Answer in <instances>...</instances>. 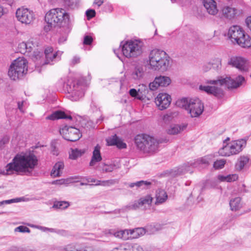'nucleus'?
Segmentation results:
<instances>
[{
	"label": "nucleus",
	"mask_w": 251,
	"mask_h": 251,
	"mask_svg": "<svg viewBox=\"0 0 251 251\" xmlns=\"http://www.w3.org/2000/svg\"><path fill=\"white\" fill-rule=\"evenodd\" d=\"M37 164V158L33 153L17 154L12 161L6 165L5 170L0 171V174L9 176L15 173L29 176Z\"/></svg>",
	"instance_id": "1"
},
{
	"label": "nucleus",
	"mask_w": 251,
	"mask_h": 251,
	"mask_svg": "<svg viewBox=\"0 0 251 251\" xmlns=\"http://www.w3.org/2000/svg\"><path fill=\"white\" fill-rule=\"evenodd\" d=\"M245 81V77L241 75L237 76L235 79L231 78L230 77L223 78L220 76L216 80H210L206 81V83L212 85L203 86L201 85L199 86V89L208 94L213 95L216 97H221L223 95V90L219 86L226 85L228 88H237L239 87Z\"/></svg>",
	"instance_id": "2"
},
{
	"label": "nucleus",
	"mask_w": 251,
	"mask_h": 251,
	"mask_svg": "<svg viewBox=\"0 0 251 251\" xmlns=\"http://www.w3.org/2000/svg\"><path fill=\"white\" fill-rule=\"evenodd\" d=\"M45 20L47 25L44 26V30L48 32L52 27L68 25L70 22V17L64 9L55 8L51 9L46 14Z\"/></svg>",
	"instance_id": "3"
},
{
	"label": "nucleus",
	"mask_w": 251,
	"mask_h": 251,
	"mask_svg": "<svg viewBox=\"0 0 251 251\" xmlns=\"http://www.w3.org/2000/svg\"><path fill=\"white\" fill-rule=\"evenodd\" d=\"M150 68L155 71L165 72L168 70L170 65V57L163 50L154 49L149 56Z\"/></svg>",
	"instance_id": "4"
},
{
	"label": "nucleus",
	"mask_w": 251,
	"mask_h": 251,
	"mask_svg": "<svg viewBox=\"0 0 251 251\" xmlns=\"http://www.w3.org/2000/svg\"><path fill=\"white\" fill-rule=\"evenodd\" d=\"M137 148L144 153L155 152L158 148L159 142L147 134H139L135 138Z\"/></svg>",
	"instance_id": "5"
},
{
	"label": "nucleus",
	"mask_w": 251,
	"mask_h": 251,
	"mask_svg": "<svg viewBox=\"0 0 251 251\" xmlns=\"http://www.w3.org/2000/svg\"><path fill=\"white\" fill-rule=\"evenodd\" d=\"M228 36L232 42L237 43L242 48L251 47V38L245 33L244 30L240 26H231L228 30Z\"/></svg>",
	"instance_id": "6"
},
{
	"label": "nucleus",
	"mask_w": 251,
	"mask_h": 251,
	"mask_svg": "<svg viewBox=\"0 0 251 251\" xmlns=\"http://www.w3.org/2000/svg\"><path fill=\"white\" fill-rule=\"evenodd\" d=\"M144 43L140 39L126 41V58H136L143 52Z\"/></svg>",
	"instance_id": "7"
},
{
	"label": "nucleus",
	"mask_w": 251,
	"mask_h": 251,
	"mask_svg": "<svg viewBox=\"0 0 251 251\" xmlns=\"http://www.w3.org/2000/svg\"><path fill=\"white\" fill-rule=\"evenodd\" d=\"M83 86L81 83L76 80H69L66 86V89L73 98V100H77L84 96Z\"/></svg>",
	"instance_id": "8"
},
{
	"label": "nucleus",
	"mask_w": 251,
	"mask_h": 251,
	"mask_svg": "<svg viewBox=\"0 0 251 251\" xmlns=\"http://www.w3.org/2000/svg\"><path fill=\"white\" fill-rule=\"evenodd\" d=\"M59 132L64 139L71 142L78 140L82 136L79 129L73 126H65L60 129Z\"/></svg>",
	"instance_id": "9"
},
{
	"label": "nucleus",
	"mask_w": 251,
	"mask_h": 251,
	"mask_svg": "<svg viewBox=\"0 0 251 251\" xmlns=\"http://www.w3.org/2000/svg\"><path fill=\"white\" fill-rule=\"evenodd\" d=\"M18 20L23 24L29 25L35 20L34 12L28 8L21 7L18 8L16 12Z\"/></svg>",
	"instance_id": "10"
},
{
	"label": "nucleus",
	"mask_w": 251,
	"mask_h": 251,
	"mask_svg": "<svg viewBox=\"0 0 251 251\" xmlns=\"http://www.w3.org/2000/svg\"><path fill=\"white\" fill-rule=\"evenodd\" d=\"M204 105L199 99H190L188 113L192 118L199 117L203 112Z\"/></svg>",
	"instance_id": "11"
},
{
	"label": "nucleus",
	"mask_w": 251,
	"mask_h": 251,
	"mask_svg": "<svg viewBox=\"0 0 251 251\" xmlns=\"http://www.w3.org/2000/svg\"><path fill=\"white\" fill-rule=\"evenodd\" d=\"M45 55V64L52 65L54 62L61 59L63 52L61 51H54L51 47H47L44 50Z\"/></svg>",
	"instance_id": "12"
},
{
	"label": "nucleus",
	"mask_w": 251,
	"mask_h": 251,
	"mask_svg": "<svg viewBox=\"0 0 251 251\" xmlns=\"http://www.w3.org/2000/svg\"><path fill=\"white\" fill-rule=\"evenodd\" d=\"M171 96L166 93H160L155 99V102L161 110L166 109L170 104Z\"/></svg>",
	"instance_id": "13"
},
{
	"label": "nucleus",
	"mask_w": 251,
	"mask_h": 251,
	"mask_svg": "<svg viewBox=\"0 0 251 251\" xmlns=\"http://www.w3.org/2000/svg\"><path fill=\"white\" fill-rule=\"evenodd\" d=\"M228 64L234 67L241 71H247L248 65L246 60L241 56H232L228 62Z\"/></svg>",
	"instance_id": "14"
},
{
	"label": "nucleus",
	"mask_w": 251,
	"mask_h": 251,
	"mask_svg": "<svg viewBox=\"0 0 251 251\" xmlns=\"http://www.w3.org/2000/svg\"><path fill=\"white\" fill-rule=\"evenodd\" d=\"M27 63L25 59L19 58L15 60L11 65L19 71V74L24 75L27 71Z\"/></svg>",
	"instance_id": "15"
},
{
	"label": "nucleus",
	"mask_w": 251,
	"mask_h": 251,
	"mask_svg": "<svg viewBox=\"0 0 251 251\" xmlns=\"http://www.w3.org/2000/svg\"><path fill=\"white\" fill-rule=\"evenodd\" d=\"M144 70L143 66L135 62L133 65V71L131 73V76L135 80H139L143 77Z\"/></svg>",
	"instance_id": "16"
},
{
	"label": "nucleus",
	"mask_w": 251,
	"mask_h": 251,
	"mask_svg": "<svg viewBox=\"0 0 251 251\" xmlns=\"http://www.w3.org/2000/svg\"><path fill=\"white\" fill-rule=\"evenodd\" d=\"M233 155L239 153L246 145V140L240 139L229 143Z\"/></svg>",
	"instance_id": "17"
},
{
	"label": "nucleus",
	"mask_w": 251,
	"mask_h": 251,
	"mask_svg": "<svg viewBox=\"0 0 251 251\" xmlns=\"http://www.w3.org/2000/svg\"><path fill=\"white\" fill-rule=\"evenodd\" d=\"M203 5L208 14L215 15L218 12L217 2L214 0H203Z\"/></svg>",
	"instance_id": "18"
},
{
	"label": "nucleus",
	"mask_w": 251,
	"mask_h": 251,
	"mask_svg": "<svg viewBox=\"0 0 251 251\" xmlns=\"http://www.w3.org/2000/svg\"><path fill=\"white\" fill-rule=\"evenodd\" d=\"M106 142L108 146H116L119 149L126 148V143L116 134L109 137L106 139Z\"/></svg>",
	"instance_id": "19"
},
{
	"label": "nucleus",
	"mask_w": 251,
	"mask_h": 251,
	"mask_svg": "<svg viewBox=\"0 0 251 251\" xmlns=\"http://www.w3.org/2000/svg\"><path fill=\"white\" fill-rule=\"evenodd\" d=\"M100 147L99 145H97L93 151L92 156L89 163V166L91 167L94 166L97 163L102 160V156L100 153Z\"/></svg>",
	"instance_id": "20"
},
{
	"label": "nucleus",
	"mask_w": 251,
	"mask_h": 251,
	"mask_svg": "<svg viewBox=\"0 0 251 251\" xmlns=\"http://www.w3.org/2000/svg\"><path fill=\"white\" fill-rule=\"evenodd\" d=\"M116 168V165L114 164L109 163L106 160H103L99 164L97 170L102 173H106L112 172Z\"/></svg>",
	"instance_id": "21"
},
{
	"label": "nucleus",
	"mask_w": 251,
	"mask_h": 251,
	"mask_svg": "<svg viewBox=\"0 0 251 251\" xmlns=\"http://www.w3.org/2000/svg\"><path fill=\"white\" fill-rule=\"evenodd\" d=\"M153 182L147 180H140L135 182L131 183L129 184L130 188L136 187V189H148L151 188L153 185Z\"/></svg>",
	"instance_id": "22"
},
{
	"label": "nucleus",
	"mask_w": 251,
	"mask_h": 251,
	"mask_svg": "<svg viewBox=\"0 0 251 251\" xmlns=\"http://www.w3.org/2000/svg\"><path fill=\"white\" fill-rule=\"evenodd\" d=\"M145 233V229L142 227H138L129 230L126 229V234L129 235L126 238V239L138 238L140 236L144 235Z\"/></svg>",
	"instance_id": "23"
},
{
	"label": "nucleus",
	"mask_w": 251,
	"mask_h": 251,
	"mask_svg": "<svg viewBox=\"0 0 251 251\" xmlns=\"http://www.w3.org/2000/svg\"><path fill=\"white\" fill-rule=\"evenodd\" d=\"M239 12L238 9L230 6H225L222 9L223 16L228 19L234 18Z\"/></svg>",
	"instance_id": "24"
},
{
	"label": "nucleus",
	"mask_w": 251,
	"mask_h": 251,
	"mask_svg": "<svg viewBox=\"0 0 251 251\" xmlns=\"http://www.w3.org/2000/svg\"><path fill=\"white\" fill-rule=\"evenodd\" d=\"M213 158L214 156L213 155L209 154L198 159L194 163H191V165L196 167L198 165L201 164L206 167L209 165Z\"/></svg>",
	"instance_id": "25"
},
{
	"label": "nucleus",
	"mask_w": 251,
	"mask_h": 251,
	"mask_svg": "<svg viewBox=\"0 0 251 251\" xmlns=\"http://www.w3.org/2000/svg\"><path fill=\"white\" fill-rule=\"evenodd\" d=\"M47 119L50 120H55L60 119L71 120L72 117L70 115H66V114L63 111L58 110L53 112L51 114L48 116Z\"/></svg>",
	"instance_id": "26"
},
{
	"label": "nucleus",
	"mask_w": 251,
	"mask_h": 251,
	"mask_svg": "<svg viewBox=\"0 0 251 251\" xmlns=\"http://www.w3.org/2000/svg\"><path fill=\"white\" fill-rule=\"evenodd\" d=\"M126 48V42L122 41L121 42L120 47L118 49L114 50V52L119 59L122 61L124 64V62L126 60V55L125 50Z\"/></svg>",
	"instance_id": "27"
},
{
	"label": "nucleus",
	"mask_w": 251,
	"mask_h": 251,
	"mask_svg": "<svg viewBox=\"0 0 251 251\" xmlns=\"http://www.w3.org/2000/svg\"><path fill=\"white\" fill-rule=\"evenodd\" d=\"M155 198V204L158 205L166 201L168 199V195L164 190L158 189L156 191Z\"/></svg>",
	"instance_id": "28"
},
{
	"label": "nucleus",
	"mask_w": 251,
	"mask_h": 251,
	"mask_svg": "<svg viewBox=\"0 0 251 251\" xmlns=\"http://www.w3.org/2000/svg\"><path fill=\"white\" fill-rule=\"evenodd\" d=\"M191 166V164L189 163H185L177 168H175L173 170L172 174L174 176L182 175L190 171V167Z\"/></svg>",
	"instance_id": "29"
},
{
	"label": "nucleus",
	"mask_w": 251,
	"mask_h": 251,
	"mask_svg": "<svg viewBox=\"0 0 251 251\" xmlns=\"http://www.w3.org/2000/svg\"><path fill=\"white\" fill-rule=\"evenodd\" d=\"M64 165L63 162H58L53 166L50 175L53 177L60 176L62 173Z\"/></svg>",
	"instance_id": "30"
},
{
	"label": "nucleus",
	"mask_w": 251,
	"mask_h": 251,
	"mask_svg": "<svg viewBox=\"0 0 251 251\" xmlns=\"http://www.w3.org/2000/svg\"><path fill=\"white\" fill-rule=\"evenodd\" d=\"M229 205L232 211H237L239 210L242 207L241 198L240 197H236L231 199Z\"/></svg>",
	"instance_id": "31"
},
{
	"label": "nucleus",
	"mask_w": 251,
	"mask_h": 251,
	"mask_svg": "<svg viewBox=\"0 0 251 251\" xmlns=\"http://www.w3.org/2000/svg\"><path fill=\"white\" fill-rule=\"evenodd\" d=\"M22 46L25 47L26 52H30L34 48L38 46V42L36 39L31 38L26 43H23Z\"/></svg>",
	"instance_id": "32"
},
{
	"label": "nucleus",
	"mask_w": 251,
	"mask_h": 251,
	"mask_svg": "<svg viewBox=\"0 0 251 251\" xmlns=\"http://www.w3.org/2000/svg\"><path fill=\"white\" fill-rule=\"evenodd\" d=\"M187 125L180 126L178 125H174L170 126L168 130V133L169 134H176L180 133L181 131L186 128Z\"/></svg>",
	"instance_id": "33"
},
{
	"label": "nucleus",
	"mask_w": 251,
	"mask_h": 251,
	"mask_svg": "<svg viewBox=\"0 0 251 251\" xmlns=\"http://www.w3.org/2000/svg\"><path fill=\"white\" fill-rule=\"evenodd\" d=\"M218 153L222 156H229L233 155L229 144L224 146L219 150Z\"/></svg>",
	"instance_id": "34"
},
{
	"label": "nucleus",
	"mask_w": 251,
	"mask_h": 251,
	"mask_svg": "<svg viewBox=\"0 0 251 251\" xmlns=\"http://www.w3.org/2000/svg\"><path fill=\"white\" fill-rule=\"evenodd\" d=\"M8 75L12 79L14 80L23 76L21 74H19V71L12 65H10L9 69Z\"/></svg>",
	"instance_id": "35"
},
{
	"label": "nucleus",
	"mask_w": 251,
	"mask_h": 251,
	"mask_svg": "<svg viewBox=\"0 0 251 251\" xmlns=\"http://www.w3.org/2000/svg\"><path fill=\"white\" fill-rule=\"evenodd\" d=\"M249 158L247 156H240L236 164V168L239 170H242L245 166L249 162Z\"/></svg>",
	"instance_id": "36"
},
{
	"label": "nucleus",
	"mask_w": 251,
	"mask_h": 251,
	"mask_svg": "<svg viewBox=\"0 0 251 251\" xmlns=\"http://www.w3.org/2000/svg\"><path fill=\"white\" fill-rule=\"evenodd\" d=\"M65 251H94V250L91 247H87L83 249H77L75 248V246L73 244H69L67 245L64 248Z\"/></svg>",
	"instance_id": "37"
},
{
	"label": "nucleus",
	"mask_w": 251,
	"mask_h": 251,
	"mask_svg": "<svg viewBox=\"0 0 251 251\" xmlns=\"http://www.w3.org/2000/svg\"><path fill=\"white\" fill-rule=\"evenodd\" d=\"M85 151L84 150L72 149L69 157L72 159H76L77 158L81 157L85 153Z\"/></svg>",
	"instance_id": "38"
},
{
	"label": "nucleus",
	"mask_w": 251,
	"mask_h": 251,
	"mask_svg": "<svg viewBox=\"0 0 251 251\" xmlns=\"http://www.w3.org/2000/svg\"><path fill=\"white\" fill-rule=\"evenodd\" d=\"M158 78V82L161 87H166L171 82L170 78L167 76L160 75L156 77Z\"/></svg>",
	"instance_id": "39"
},
{
	"label": "nucleus",
	"mask_w": 251,
	"mask_h": 251,
	"mask_svg": "<svg viewBox=\"0 0 251 251\" xmlns=\"http://www.w3.org/2000/svg\"><path fill=\"white\" fill-rule=\"evenodd\" d=\"M208 65L212 67L214 70L218 71L222 68V59L217 58L208 63Z\"/></svg>",
	"instance_id": "40"
},
{
	"label": "nucleus",
	"mask_w": 251,
	"mask_h": 251,
	"mask_svg": "<svg viewBox=\"0 0 251 251\" xmlns=\"http://www.w3.org/2000/svg\"><path fill=\"white\" fill-rule=\"evenodd\" d=\"M189 105V100L187 98H182L176 101V105L178 107L184 108L187 111L188 109V105Z\"/></svg>",
	"instance_id": "41"
},
{
	"label": "nucleus",
	"mask_w": 251,
	"mask_h": 251,
	"mask_svg": "<svg viewBox=\"0 0 251 251\" xmlns=\"http://www.w3.org/2000/svg\"><path fill=\"white\" fill-rule=\"evenodd\" d=\"M70 205L69 202L66 201H56L53 203V208L61 209H65Z\"/></svg>",
	"instance_id": "42"
},
{
	"label": "nucleus",
	"mask_w": 251,
	"mask_h": 251,
	"mask_svg": "<svg viewBox=\"0 0 251 251\" xmlns=\"http://www.w3.org/2000/svg\"><path fill=\"white\" fill-rule=\"evenodd\" d=\"M64 5L69 9H74L77 7L79 0H64Z\"/></svg>",
	"instance_id": "43"
},
{
	"label": "nucleus",
	"mask_w": 251,
	"mask_h": 251,
	"mask_svg": "<svg viewBox=\"0 0 251 251\" xmlns=\"http://www.w3.org/2000/svg\"><path fill=\"white\" fill-rule=\"evenodd\" d=\"M152 201V198L151 195H147L145 197L141 198L138 201L139 205L142 206L145 204L150 205Z\"/></svg>",
	"instance_id": "44"
},
{
	"label": "nucleus",
	"mask_w": 251,
	"mask_h": 251,
	"mask_svg": "<svg viewBox=\"0 0 251 251\" xmlns=\"http://www.w3.org/2000/svg\"><path fill=\"white\" fill-rule=\"evenodd\" d=\"M126 251H144V249L138 244H130L128 245Z\"/></svg>",
	"instance_id": "45"
},
{
	"label": "nucleus",
	"mask_w": 251,
	"mask_h": 251,
	"mask_svg": "<svg viewBox=\"0 0 251 251\" xmlns=\"http://www.w3.org/2000/svg\"><path fill=\"white\" fill-rule=\"evenodd\" d=\"M226 160L224 159L217 160L213 163V168L215 170H219L223 168L226 164Z\"/></svg>",
	"instance_id": "46"
},
{
	"label": "nucleus",
	"mask_w": 251,
	"mask_h": 251,
	"mask_svg": "<svg viewBox=\"0 0 251 251\" xmlns=\"http://www.w3.org/2000/svg\"><path fill=\"white\" fill-rule=\"evenodd\" d=\"M178 115V113L177 112L174 111V112H170L164 115L163 116V120L165 122H169L172 119L177 117Z\"/></svg>",
	"instance_id": "47"
},
{
	"label": "nucleus",
	"mask_w": 251,
	"mask_h": 251,
	"mask_svg": "<svg viewBox=\"0 0 251 251\" xmlns=\"http://www.w3.org/2000/svg\"><path fill=\"white\" fill-rule=\"evenodd\" d=\"M117 182L116 179H110L107 180L100 181V182L96 183V185L110 186L115 184Z\"/></svg>",
	"instance_id": "48"
},
{
	"label": "nucleus",
	"mask_w": 251,
	"mask_h": 251,
	"mask_svg": "<svg viewBox=\"0 0 251 251\" xmlns=\"http://www.w3.org/2000/svg\"><path fill=\"white\" fill-rule=\"evenodd\" d=\"M108 233L110 234L114 235L116 237L121 238L125 233V230L116 231L114 229H109L108 230Z\"/></svg>",
	"instance_id": "49"
},
{
	"label": "nucleus",
	"mask_w": 251,
	"mask_h": 251,
	"mask_svg": "<svg viewBox=\"0 0 251 251\" xmlns=\"http://www.w3.org/2000/svg\"><path fill=\"white\" fill-rule=\"evenodd\" d=\"M160 86L159 82H158V78L156 77L154 80V81L152 82H151L149 84V88L152 91H154L157 89V88Z\"/></svg>",
	"instance_id": "50"
},
{
	"label": "nucleus",
	"mask_w": 251,
	"mask_h": 251,
	"mask_svg": "<svg viewBox=\"0 0 251 251\" xmlns=\"http://www.w3.org/2000/svg\"><path fill=\"white\" fill-rule=\"evenodd\" d=\"M139 92V90L137 91L135 89H131L129 90V93L131 97L141 100L142 96L140 95Z\"/></svg>",
	"instance_id": "51"
},
{
	"label": "nucleus",
	"mask_w": 251,
	"mask_h": 251,
	"mask_svg": "<svg viewBox=\"0 0 251 251\" xmlns=\"http://www.w3.org/2000/svg\"><path fill=\"white\" fill-rule=\"evenodd\" d=\"M15 231L29 233L30 232V230L26 226H20L15 228Z\"/></svg>",
	"instance_id": "52"
},
{
	"label": "nucleus",
	"mask_w": 251,
	"mask_h": 251,
	"mask_svg": "<svg viewBox=\"0 0 251 251\" xmlns=\"http://www.w3.org/2000/svg\"><path fill=\"white\" fill-rule=\"evenodd\" d=\"M85 14L88 20H90L96 16L95 10L91 9L87 10Z\"/></svg>",
	"instance_id": "53"
},
{
	"label": "nucleus",
	"mask_w": 251,
	"mask_h": 251,
	"mask_svg": "<svg viewBox=\"0 0 251 251\" xmlns=\"http://www.w3.org/2000/svg\"><path fill=\"white\" fill-rule=\"evenodd\" d=\"M93 38L91 36L86 35L84 38L83 44L86 45H90L93 42Z\"/></svg>",
	"instance_id": "54"
},
{
	"label": "nucleus",
	"mask_w": 251,
	"mask_h": 251,
	"mask_svg": "<svg viewBox=\"0 0 251 251\" xmlns=\"http://www.w3.org/2000/svg\"><path fill=\"white\" fill-rule=\"evenodd\" d=\"M238 176L236 174L229 175L226 176L227 182H231L235 181L238 179Z\"/></svg>",
	"instance_id": "55"
},
{
	"label": "nucleus",
	"mask_w": 251,
	"mask_h": 251,
	"mask_svg": "<svg viewBox=\"0 0 251 251\" xmlns=\"http://www.w3.org/2000/svg\"><path fill=\"white\" fill-rule=\"evenodd\" d=\"M21 198H15L8 200L3 201L4 204H8L14 202H18L21 201Z\"/></svg>",
	"instance_id": "56"
},
{
	"label": "nucleus",
	"mask_w": 251,
	"mask_h": 251,
	"mask_svg": "<svg viewBox=\"0 0 251 251\" xmlns=\"http://www.w3.org/2000/svg\"><path fill=\"white\" fill-rule=\"evenodd\" d=\"M51 152L53 155H57L58 154V150L56 149L55 143L52 142L50 145Z\"/></svg>",
	"instance_id": "57"
},
{
	"label": "nucleus",
	"mask_w": 251,
	"mask_h": 251,
	"mask_svg": "<svg viewBox=\"0 0 251 251\" xmlns=\"http://www.w3.org/2000/svg\"><path fill=\"white\" fill-rule=\"evenodd\" d=\"M67 181V180H66L65 179H58V180H56L53 181L52 182V184H55V185H62L63 184L66 183Z\"/></svg>",
	"instance_id": "58"
},
{
	"label": "nucleus",
	"mask_w": 251,
	"mask_h": 251,
	"mask_svg": "<svg viewBox=\"0 0 251 251\" xmlns=\"http://www.w3.org/2000/svg\"><path fill=\"white\" fill-rule=\"evenodd\" d=\"M10 138L8 136L5 135L0 140V145H4L9 142Z\"/></svg>",
	"instance_id": "59"
},
{
	"label": "nucleus",
	"mask_w": 251,
	"mask_h": 251,
	"mask_svg": "<svg viewBox=\"0 0 251 251\" xmlns=\"http://www.w3.org/2000/svg\"><path fill=\"white\" fill-rule=\"evenodd\" d=\"M112 251H126V245H122L118 247L115 248L113 249Z\"/></svg>",
	"instance_id": "60"
},
{
	"label": "nucleus",
	"mask_w": 251,
	"mask_h": 251,
	"mask_svg": "<svg viewBox=\"0 0 251 251\" xmlns=\"http://www.w3.org/2000/svg\"><path fill=\"white\" fill-rule=\"evenodd\" d=\"M247 27L251 30V16L248 17L246 20Z\"/></svg>",
	"instance_id": "61"
},
{
	"label": "nucleus",
	"mask_w": 251,
	"mask_h": 251,
	"mask_svg": "<svg viewBox=\"0 0 251 251\" xmlns=\"http://www.w3.org/2000/svg\"><path fill=\"white\" fill-rule=\"evenodd\" d=\"M80 62V58L78 56H74V58L72 60V64L73 65H75L79 63Z\"/></svg>",
	"instance_id": "62"
},
{
	"label": "nucleus",
	"mask_w": 251,
	"mask_h": 251,
	"mask_svg": "<svg viewBox=\"0 0 251 251\" xmlns=\"http://www.w3.org/2000/svg\"><path fill=\"white\" fill-rule=\"evenodd\" d=\"M104 0H94V4L100 6L103 3Z\"/></svg>",
	"instance_id": "63"
},
{
	"label": "nucleus",
	"mask_w": 251,
	"mask_h": 251,
	"mask_svg": "<svg viewBox=\"0 0 251 251\" xmlns=\"http://www.w3.org/2000/svg\"><path fill=\"white\" fill-rule=\"evenodd\" d=\"M219 180L221 181H226L227 182V178L226 176L219 175L218 177Z\"/></svg>",
	"instance_id": "64"
}]
</instances>
